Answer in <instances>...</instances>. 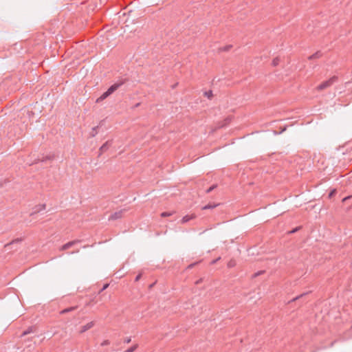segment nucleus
<instances>
[{
  "instance_id": "1",
  "label": "nucleus",
  "mask_w": 352,
  "mask_h": 352,
  "mask_svg": "<svg viewBox=\"0 0 352 352\" xmlns=\"http://www.w3.org/2000/svg\"><path fill=\"white\" fill-rule=\"evenodd\" d=\"M124 80H120L111 86H110L105 92H104L98 98H97L96 102H100L103 100L106 99L114 91H116L120 86H122L124 83Z\"/></svg>"
},
{
  "instance_id": "2",
  "label": "nucleus",
  "mask_w": 352,
  "mask_h": 352,
  "mask_svg": "<svg viewBox=\"0 0 352 352\" xmlns=\"http://www.w3.org/2000/svg\"><path fill=\"white\" fill-rule=\"evenodd\" d=\"M338 80L337 76H333L329 80L322 82L320 85H319L317 87L318 90H323L330 86H331L334 82H336Z\"/></svg>"
},
{
  "instance_id": "3",
  "label": "nucleus",
  "mask_w": 352,
  "mask_h": 352,
  "mask_svg": "<svg viewBox=\"0 0 352 352\" xmlns=\"http://www.w3.org/2000/svg\"><path fill=\"white\" fill-rule=\"evenodd\" d=\"M125 211V210H120L119 211L115 212L114 213L111 214L109 217V220H116L118 219H120L122 217L123 212Z\"/></svg>"
},
{
  "instance_id": "4",
  "label": "nucleus",
  "mask_w": 352,
  "mask_h": 352,
  "mask_svg": "<svg viewBox=\"0 0 352 352\" xmlns=\"http://www.w3.org/2000/svg\"><path fill=\"white\" fill-rule=\"evenodd\" d=\"M80 241H81L80 240H74V241H69V242L64 244L60 248V250H67V249L70 248L71 247H72L73 245H74L75 244L80 243Z\"/></svg>"
},
{
  "instance_id": "5",
  "label": "nucleus",
  "mask_w": 352,
  "mask_h": 352,
  "mask_svg": "<svg viewBox=\"0 0 352 352\" xmlns=\"http://www.w3.org/2000/svg\"><path fill=\"white\" fill-rule=\"evenodd\" d=\"M112 144V141H107L100 148V155L105 152Z\"/></svg>"
},
{
  "instance_id": "6",
  "label": "nucleus",
  "mask_w": 352,
  "mask_h": 352,
  "mask_svg": "<svg viewBox=\"0 0 352 352\" xmlns=\"http://www.w3.org/2000/svg\"><path fill=\"white\" fill-rule=\"evenodd\" d=\"M94 325V322H88L87 324L82 326L81 327V329H80V333H84L86 331L89 330V329H91V327H93Z\"/></svg>"
},
{
  "instance_id": "7",
  "label": "nucleus",
  "mask_w": 352,
  "mask_h": 352,
  "mask_svg": "<svg viewBox=\"0 0 352 352\" xmlns=\"http://www.w3.org/2000/svg\"><path fill=\"white\" fill-rule=\"evenodd\" d=\"M46 208V206L45 204H42V205H38V206H36L34 208V212L31 213V215H33L34 214H36V213H38L43 210H45Z\"/></svg>"
},
{
  "instance_id": "8",
  "label": "nucleus",
  "mask_w": 352,
  "mask_h": 352,
  "mask_svg": "<svg viewBox=\"0 0 352 352\" xmlns=\"http://www.w3.org/2000/svg\"><path fill=\"white\" fill-rule=\"evenodd\" d=\"M77 308H78V306H73V307H70L64 309L60 311V314L63 315V314H67L69 312L76 310Z\"/></svg>"
},
{
  "instance_id": "9",
  "label": "nucleus",
  "mask_w": 352,
  "mask_h": 352,
  "mask_svg": "<svg viewBox=\"0 0 352 352\" xmlns=\"http://www.w3.org/2000/svg\"><path fill=\"white\" fill-rule=\"evenodd\" d=\"M22 241V239L21 238H17L13 241H12L10 243H7L6 245H5V248L8 250L10 248V247L14 244V243H21Z\"/></svg>"
},
{
  "instance_id": "10",
  "label": "nucleus",
  "mask_w": 352,
  "mask_h": 352,
  "mask_svg": "<svg viewBox=\"0 0 352 352\" xmlns=\"http://www.w3.org/2000/svg\"><path fill=\"white\" fill-rule=\"evenodd\" d=\"M231 121L230 117H227L221 124H219L218 128H223L226 126Z\"/></svg>"
},
{
  "instance_id": "11",
  "label": "nucleus",
  "mask_w": 352,
  "mask_h": 352,
  "mask_svg": "<svg viewBox=\"0 0 352 352\" xmlns=\"http://www.w3.org/2000/svg\"><path fill=\"white\" fill-rule=\"evenodd\" d=\"M195 217V216L194 215H186L184 217H183V218L181 220V223H186L187 222H188L190 220L194 219Z\"/></svg>"
},
{
  "instance_id": "12",
  "label": "nucleus",
  "mask_w": 352,
  "mask_h": 352,
  "mask_svg": "<svg viewBox=\"0 0 352 352\" xmlns=\"http://www.w3.org/2000/svg\"><path fill=\"white\" fill-rule=\"evenodd\" d=\"M322 56V54L320 52H316V53H314V54H312L311 56H310L309 57V59H314V58H320V56Z\"/></svg>"
},
{
  "instance_id": "13",
  "label": "nucleus",
  "mask_w": 352,
  "mask_h": 352,
  "mask_svg": "<svg viewBox=\"0 0 352 352\" xmlns=\"http://www.w3.org/2000/svg\"><path fill=\"white\" fill-rule=\"evenodd\" d=\"M33 329H34V328H33L32 327H29L27 330L24 331L22 333V334H21V337H23V336H26V335H28V334H29V333H30L34 332Z\"/></svg>"
},
{
  "instance_id": "14",
  "label": "nucleus",
  "mask_w": 352,
  "mask_h": 352,
  "mask_svg": "<svg viewBox=\"0 0 352 352\" xmlns=\"http://www.w3.org/2000/svg\"><path fill=\"white\" fill-rule=\"evenodd\" d=\"M219 204H208L207 205H206L205 206H204L202 208L203 210H208V209H212V208H214L215 207H217Z\"/></svg>"
},
{
  "instance_id": "15",
  "label": "nucleus",
  "mask_w": 352,
  "mask_h": 352,
  "mask_svg": "<svg viewBox=\"0 0 352 352\" xmlns=\"http://www.w3.org/2000/svg\"><path fill=\"white\" fill-rule=\"evenodd\" d=\"M174 213H175V211H172V212H163L161 213L160 216L162 217H170V216L173 215Z\"/></svg>"
},
{
  "instance_id": "16",
  "label": "nucleus",
  "mask_w": 352,
  "mask_h": 352,
  "mask_svg": "<svg viewBox=\"0 0 352 352\" xmlns=\"http://www.w3.org/2000/svg\"><path fill=\"white\" fill-rule=\"evenodd\" d=\"M138 344H135L132 346H131L130 348H129L128 349H126V351H124V352H134L136 349L138 348Z\"/></svg>"
},
{
  "instance_id": "17",
  "label": "nucleus",
  "mask_w": 352,
  "mask_h": 352,
  "mask_svg": "<svg viewBox=\"0 0 352 352\" xmlns=\"http://www.w3.org/2000/svg\"><path fill=\"white\" fill-rule=\"evenodd\" d=\"M98 128V126L92 128V131L90 133V135L91 137H94L98 133V131H97Z\"/></svg>"
},
{
  "instance_id": "18",
  "label": "nucleus",
  "mask_w": 352,
  "mask_h": 352,
  "mask_svg": "<svg viewBox=\"0 0 352 352\" xmlns=\"http://www.w3.org/2000/svg\"><path fill=\"white\" fill-rule=\"evenodd\" d=\"M279 61H280V59L278 57L274 58L272 60V65L274 67L277 66L279 63Z\"/></svg>"
},
{
  "instance_id": "19",
  "label": "nucleus",
  "mask_w": 352,
  "mask_h": 352,
  "mask_svg": "<svg viewBox=\"0 0 352 352\" xmlns=\"http://www.w3.org/2000/svg\"><path fill=\"white\" fill-rule=\"evenodd\" d=\"M217 187V184H214L212 185V186H210L209 188H208L206 190V193H210V192H212L214 189H215Z\"/></svg>"
},
{
  "instance_id": "20",
  "label": "nucleus",
  "mask_w": 352,
  "mask_h": 352,
  "mask_svg": "<svg viewBox=\"0 0 352 352\" xmlns=\"http://www.w3.org/2000/svg\"><path fill=\"white\" fill-rule=\"evenodd\" d=\"M52 158H53V156L47 155V156H46L45 158H44V157H43L41 160V159H38V161H41V162H44V161H46L47 160H51Z\"/></svg>"
},
{
  "instance_id": "21",
  "label": "nucleus",
  "mask_w": 352,
  "mask_h": 352,
  "mask_svg": "<svg viewBox=\"0 0 352 352\" xmlns=\"http://www.w3.org/2000/svg\"><path fill=\"white\" fill-rule=\"evenodd\" d=\"M235 265H236L235 261H233V260H231V261H230L228 262V267H230V268H231V267H234V266H235Z\"/></svg>"
},
{
  "instance_id": "22",
  "label": "nucleus",
  "mask_w": 352,
  "mask_h": 352,
  "mask_svg": "<svg viewBox=\"0 0 352 352\" xmlns=\"http://www.w3.org/2000/svg\"><path fill=\"white\" fill-rule=\"evenodd\" d=\"M307 294V293L302 294H300V295H299V296H296V297L294 298L291 301H295V300H298V299H300V298H302L303 296H305Z\"/></svg>"
},
{
  "instance_id": "23",
  "label": "nucleus",
  "mask_w": 352,
  "mask_h": 352,
  "mask_svg": "<svg viewBox=\"0 0 352 352\" xmlns=\"http://www.w3.org/2000/svg\"><path fill=\"white\" fill-rule=\"evenodd\" d=\"M109 287V284L107 283V284H104L103 285V287H102V289H100V291L98 292V294H101L104 290H105L107 287Z\"/></svg>"
},
{
  "instance_id": "24",
  "label": "nucleus",
  "mask_w": 352,
  "mask_h": 352,
  "mask_svg": "<svg viewBox=\"0 0 352 352\" xmlns=\"http://www.w3.org/2000/svg\"><path fill=\"white\" fill-rule=\"evenodd\" d=\"M301 228L300 226L299 227H296L294 229L292 230L291 231L289 232V234H293V233H295L298 230H299Z\"/></svg>"
},
{
  "instance_id": "25",
  "label": "nucleus",
  "mask_w": 352,
  "mask_h": 352,
  "mask_svg": "<svg viewBox=\"0 0 352 352\" xmlns=\"http://www.w3.org/2000/svg\"><path fill=\"white\" fill-rule=\"evenodd\" d=\"M232 45H226L223 47V48H221L220 50L221 51H228L231 48Z\"/></svg>"
},
{
  "instance_id": "26",
  "label": "nucleus",
  "mask_w": 352,
  "mask_h": 352,
  "mask_svg": "<svg viewBox=\"0 0 352 352\" xmlns=\"http://www.w3.org/2000/svg\"><path fill=\"white\" fill-rule=\"evenodd\" d=\"M205 96H206L208 98H210L212 96V91H206Z\"/></svg>"
},
{
  "instance_id": "27",
  "label": "nucleus",
  "mask_w": 352,
  "mask_h": 352,
  "mask_svg": "<svg viewBox=\"0 0 352 352\" xmlns=\"http://www.w3.org/2000/svg\"><path fill=\"white\" fill-rule=\"evenodd\" d=\"M263 273H264V271H259V272H256V273L252 275V278L257 277L258 276H259V275L262 274Z\"/></svg>"
},
{
  "instance_id": "28",
  "label": "nucleus",
  "mask_w": 352,
  "mask_h": 352,
  "mask_svg": "<svg viewBox=\"0 0 352 352\" xmlns=\"http://www.w3.org/2000/svg\"><path fill=\"white\" fill-rule=\"evenodd\" d=\"M110 342L108 340H106L104 341H103L102 343H101V345L102 346H106V345H108L109 344Z\"/></svg>"
},
{
  "instance_id": "29",
  "label": "nucleus",
  "mask_w": 352,
  "mask_h": 352,
  "mask_svg": "<svg viewBox=\"0 0 352 352\" xmlns=\"http://www.w3.org/2000/svg\"><path fill=\"white\" fill-rule=\"evenodd\" d=\"M141 276H142L141 274H139L138 275H137L135 278V281H138L140 279Z\"/></svg>"
},
{
  "instance_id": "30",
  "label": "nucleus",
  "mask_w": 352,
  "mask_h": 352,
  "mask_svg": "<svg viewBox=\"0 0 352 352\" xmlns=\"http://www.w3.org/2000/svg\"><path fill=\"white\" fill-rule=\"evenodd\" d=\"M131 338H127L124 340L125 343H129L131 342Z\"/></svg>"
},
{
  "instance_id": "31",
  "label": "nucleus",
  "mask_w": 352,
  "mask_h": 352,
  "mask_svg": "<svg viewBox=\"0 0 352 352\" xmlns=\"http://www.w3.org/2000/svg\"><path fill=\"white\" fill-rule=\"evenodd\" d=\"M195 265H196V263H192V264L189 265L188 268H192V267L193 266H195Z\"/></svg>"
},
{
  "instance_id": "32",
  "label": "nucleus",
  "mask_w": 352,
  "mask_h": 352,
  "mask_svg": "<svg viewBox=\"0 0 352 352\" xmlns=\"http://www.w3.org/2000/svg\"><path fill=\"white\" fill-rule=\"evenodd\" d=\"M335 192V190H332L330 194H329V196L331 197V195H333V194Z\"/></svg>"
},
{
  "instance_id": "33",
  "label": "nucleus",
  "mask_w": 352,
  "mask_h": 352,
  "mask_svg": "<svg viewBox=\"0 0 352 352\" xmlns=\"http://www.w3.org/2000/svg\"><path fill=\"white\" fill-rule=\"evenodd\" d=\"M201 280H202L201 279H199V280H197V281L196 282V284H199V283H201Z\"/></svg>"
},
{
  "instance_id": "34",
  "label": "nucleus",
  "mask_w": 352,
  "mask_h": 352,
  "mask_svg": "<svg viewBox=\"0 0 352 352\" xmlns=\"http://www.w3.org/2000/svg\"><path fill=\"white\" fill-rule=\"evenodd\" d=\"M87 305V306H89V305H91V302H88V303H87V305Z\"/></svg>"
},
{
  "instance_id": "35",
  "label": "nucleus",
  "mask_w": 352,
  "mask_h": 352,
  "mask_svg": "<svg viewBox=\"0 0 352 352\" xmlns=\"http://www.w3.org/2000/svg\"><path fill=\"white\" fill-rule=\"evenodd\" d=\"M285 130H286V129H285V128L283 129V130H282V131H281L280 133H282V132L285 131Z\"/></svg>"
}]
</instances>
